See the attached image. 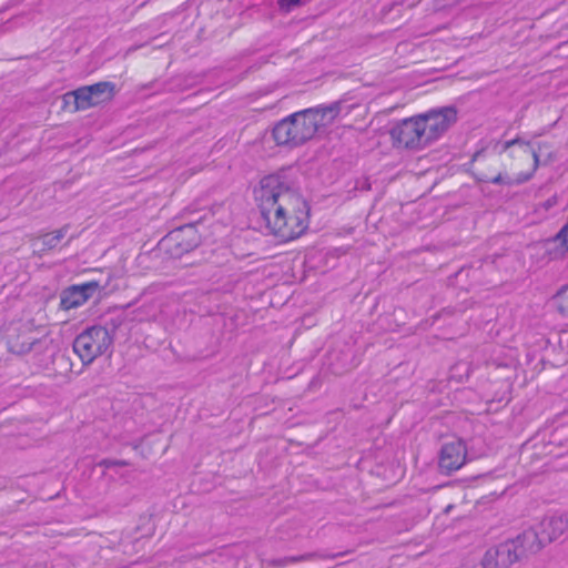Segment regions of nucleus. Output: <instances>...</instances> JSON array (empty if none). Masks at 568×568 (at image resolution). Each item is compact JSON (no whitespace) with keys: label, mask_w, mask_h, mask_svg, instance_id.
Masks as SVG:
<instances>
[{"label":"nucleus","mask_w":568,"mask_h":568,"mask_svg":"<svg viewBox=\"0 0 568 568\" xmlns=\"http://www.w3.org/2000/svg\"><path fill=\"white\" fill-rule=\"evenodd\" d=\"M556 159L552 144L545 140L514 139L503 143L498 158L478 152L471 162V174L481 182L510 185L532 179L540 164Z\"/></svg>","instance_id":"1"},{"label":"nucleus","mask_w":568,"mask_h":568,"mask_svg":"<svg viewBox=\"0 0 568 568\" xmlns=\"http://www.w3.org/2000/svg\"><path fill=\"white\" fill-rule=\"evenodd\" d=\"M254 201L265 229L282 242L302 236L310 223V206L304 196L278 174L260 179L253 190Z\"/></svg>","instance_id":"2"},{"label":"nucleus","mask_w":568,"mask_h":568,"mask_svg":"<svg viewBox=\"0 0 568 568\" xmlns=\"http://www.w3.org/2000/svg\"><path fill=\"white\" fill-rule=\"evenodd\" d=\"M324 114L317 110L295 112L274 123L270 134L278 148L294 149L312 140L322 126Z\"/></svg>","instance_id":"3"},{"label":"nucleus","mask_w":568,"mask_h":568,"mask_svg":"<svg viewBox=\"0 0 568 568\" xmlns=\"http://www.w3.org/2000/svg\"><path fill=\"white\" fill-rule=\"evenodd\" d=\"M115 94L110 82H98L68 91L54 99L52 106L58 114L73 115L109 103Z\"/></svg>","instance_id":"4"},{"label":"nucleus","mask_w":568,"mask_h":568,"mask_svg":"<svg viewBox=\"0 0 568 568\" xmlns=\"http://www.w3.org/2000/svg\"><path fill=\"white\" fill-rule=\"evenodd\" d=\"M42 325L36 324L31 317H20L6 323L1 332V342L13 355L29 354L45 336Z\"/></svg>","instance_id":"5"},{"label":"nucleus","mask_w":568,"mask_h":568,"mask_svg":"<svg viewBox=\"0 0 568 568\" xmlns=\"http://www.w3.org/2000/svg\"><path fill=\"white\" fill-rule=\"evenodd\" d=\"M424 148L438 141L458 121V109L455 105L432 108L414 114Z\"/></svg>","instance_id":"6"},{"label":"nucleus","mask_w":568,"mask_h":568,"mask_svg":"<svg viewBox=\"0 0 568 568\" xmlns=\"http://www.w3.org/2000/svg\"><path fill=\"white\" fill-rule=\"evenodd\" d=\"M201 234L194 224H186L169 232L160 242L162 252L170 258L179 260L201 244Z\"/></svg>","instance_id":"7"},{"label":"nucleus","mask_w":568,"mask_h":568,"mask_svg":"<svg viewBox=\"0 0 568 568\" xmlns=\"http://www.w3.org/2000/svg\"><path fill=\"white\" fill-rule=\"evenodd\" d=\"M111 345V337L103 327L93 326L81 333L73 343V349L83 364H91L104 354Z\"/></svg>","instance_id":"8"},{"label":"nucleus","mask_w":568,"mask_h":568,"mask_svg":"<svg viewBox=\"0 0 568 568\" xmlns=\"http://www.w3.org/2000/svg\"><path fill=\"white\" fill-rule=\"evenodd\" d=\"M390 143L395 149L417 151L424 149L414 115L398 121L389 131Z\"/></svg>","instance_id":"9"},{"label":"nucleus","mask_w":568,"mask_h":568,"mask_svg":"<svg viewBox=\"0 0 568 568\" xmlns=\"http://www.w3.org/2000/svg\"><path fill=\"white\" fill-rule=\"evenodd\" d=\"M103 288L104 285L95 280L72 285L61 293L60 307L63 311L75 310L84 305L89 300L98 296Z\"/></svg>","instance_id":"10"},{"label":"nucleus","mask_w":568,"mask_h":568,"mask_svg":"<svg viewBox=\"0 0 568 568\" xmlns=\"http://www.w3.org/2000/svg\"><path fill=\"white\" fill-rule=\"evenodd\" d=\"M467 459V448L460 438L446 440L439 450L438 466L445 474L460 469Z\"/></svg>","instance_id":"11"},{"label":"nucleus","mask_w":568,"mask_h":568,"mask_svg":"<svg viewBox=\"0 0 568 568\" xmlns=\"http://www.w3.org/2000/svg\"><path fill=\"white\" fill-rule=\"evenodd\" d=\"M433 508L438 516L453 520L465 518L469 511L468 501L463 494H444L433 501Z\"/></svg>","instance_id":"12"},{"label":"nucleus","mask_w":568,"mask_h":568,"mask_svg":"<svg viewBox=\"0 0 568 568\" xmlns=\"http://www.w3.org/2000/svg\"><path fill=\"white\" fill-rule=\"evenodd\" d=\"M518 560L515 546L508 539L488 548L480 560V566L481 568H509Z\"/></svg>","instance_id":"13"},{"label":"nucleus","mask_w":568,"mask_h":568,"mask_svg":"<svg viewBox=\"0 0 568 568\" xmlns=\"http://www.w3.org/2000/svg\"><path fill=\"white\" fill-rule=\"evenodd\" d=\"M70 226L63 225L59 229L34 235L31 241V248L37 255H44L60 246L69 234Z\"/></svg>","instance_id":"14"},{"label":"nucleus","mask_w":568,"mask_h":568,"mask_svg":"<svg viewBox=\"0 0 568 568\" xmlns=\"http://www.w3.org/2000/svg\"><path fill=\"white\" fill-rule=\"evenodd\" d=\"M568 530V517L565 515H551L539 524L538 532L545 544L559 539Z\"/></svg>","instance_id":"15"},{"label":"nucleus","mask_w":568,"mask_h":568,"mask_svg":"<svg viewBox=\"0 0 568 568\" xmlns=\"http://www.w3.org/2000/svg\"><path fill=\"white\" fill-rule=\"evenodd\" d=\"M515 546L518 559L540 551L545 542L538 530L527 529L518 535L515 539H509Z\"/></svg>","instance_id":"16"},{"label":"nucleus","mask_w":568,"mask_h":568,"mask_svg":"<svg viewBox=\"0 0 568 568\" xmlns=\"http://www.w3.org/2000/svg\"><path fill=\"white\" fill-rule=\"evenodd\" d=\"M545 255L551 261L562 260L568 254V239L560 230L554 237L542 243Z\"/></svg>","instance_id":"17"},{"label":"nucleus","mask_w":568,"mask_h":568,"mask_svg":"<svg viewBox=\"0 0 568 568\" xmlns=\"http://www.w3.org/2000/svg\"><path fill=\"white\" fill-rule=\"evenodd\" d=\"M168 447L169 437L164 434L149 435L142 442V452L146 456L162 455Z\"/></svg>","instance_id":"18"},{"label":"nucleus","mask_w":568,"mask_h":568,"mask_svg":"<svg viewBox=\"0 0 568 568\" xmlns=\"http://www.w3.org/2000/svg\"><path fill=\"white\" fill-rule=\"evenodd\" d=\"M552 302L557 312L568 318V283L558 288L552 296Z\"/></svg>","instance_id":"19"},{"label":"nucleus","mask_w":568,"mask_h":568,"mask_svg":"<svg viewBox=\"0 0 568 568\" xmlns=\"http://www.w3.org/2000/svg\"><path fill=\"white\" fill-rule=\"evenodd\" d=\"M280 7L284 11H290L294 7H297L300 4V0H280Z\"/></svg>","instance_id":"20"}]
</instances>
